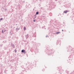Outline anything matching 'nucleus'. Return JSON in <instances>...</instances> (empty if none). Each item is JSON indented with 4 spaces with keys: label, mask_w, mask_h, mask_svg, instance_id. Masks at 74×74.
<instances>
[{
    "label": "nucleus",
    "mask_w": 74,
    "mask_h": 74,
    "mask_svg": "<svg viewBox=\"0 0 74 74\" xmlns=\"http://www.w3.org/2000/svg\"><path fill=\"white\" fill-rule=\"evenodd\" d=\"M19 29H20L19 28H18L17 27L16 28V31H18V30H19Z\"/></svg>",
    "instance_id": "obj_1"
},
{
    "label": "nucleus",
    "mask_w": 74,
    "mask_h": 74,
    "mask_svg": "<svg viewBox=\"0 0 74 74\" xmlns=\"http://www.w3.org/2000/svg\"><path fill=\"white\" fill-rule=\"evenodd\" d=\"M25 50H23L21 51L23 53L25 52Z\"/></svg>",
    "instance_id": "obj_2"
},
{
    "label": "nucleus",
    "mask_w": 74,
    "mask_h": 74,
    "mask_svg": "<svg viewBox=\"0 0 74 74\" xmlns=\"http://www.w3.org/2000/svg\"><path fill=\"white\" fill-rule=\"evenodd\" d=\"M28 37H29V35L27 34L26 36V38H28Z\"/></svg>",
    "instance_id": "obj_3"
},
{
    "label": "nucleus",
    "mask_w": 74,
    "mask_h": 74,
    "mask_svg": "<svg viewBox=\"0 0 74 74\" xmlns=\"http://www.w3.org/2000/svg\"><path fill=\"white\" fill-rule=\"evenodd\" d=\"M67 12H67V10L65 11H64V13H67Z\"/></svg>",
    "instance_id": "obj_4"
},
{
    "label": "nucleus",
    "mask_w": 74,
    "mask_h": 74,
    "mask_svg": "<svg viewBox=\"0 0 74 74\" xmlns=\"http://www.w3.org/2000/svg\"><path fill=\"white\" fill-rule=\"evenodd\" d=\"M59 33H60V32H57L56 33V34H59Z\"/></svg>",
    "instance_id": "obj_5"
},
{
    "label": "nucleus",
    "mask_w": 74,
    "mask_h": 74,
    "mask_svg": "<svg viewBox=\"0 0 74 74\" xmlns=\"http://www.w3.org/2000/svg\"><path fill=\"white\" fill-rule=\"evenodd\" d=\"M12 47L13 48H15V46L14 45H12Z\"/></svg>",
    "instance_id": "obj_6"
},
{
    "label": "nucleus",
    "mask_w": 74,
    "mask_h": 74,
    "mask_svg": "<svg viewBox=\"0 0 74 74\" xmlns=\"http://www.w3.org/2000/svg\"><path fill=\"white\" fill-rule=\"evenodd\" d=\"M24 29L25 30H26V27H24Z\"/></svg>",
    "instance_id": "obj_7"
},
{
    "label": "nucleus",
    "mask_w": 74,
    "mask_h": 74,
    "mask_svg": "<svg viewBox=\"0 0 74 74\" xmlns=\"http://www.w3.org/2000/svg\"><path fill=\"white\" fill-rule=\"evenodd\" d=\"M36 15H38V12H36Z\"/></svg>",
    "instance_id": "obj_8"
},
{
    "label": "nucleus",
    "mask_w": 74,
    "mask_h": 74,
    "mask_svg": "<svg viewBox=\"0 0 74 74\" xmlns=\"http://www.w3.org/2000/svg\"><path fill=\"white\" fill-rule=\"evenodd\" d=\"M3 20V18H1L0 19V22L1 21H2Z\"/></svg>",
    "instance_id": "obj_9"
},
{
    "label": "nucleus",
    "mask_w": 74,
    "mask_h": 74,
    "mask_svg": "<svg viewBox=\"0 0 74 74\" xmlns=\"http://www.w3.org/2000/svg\"><path fill=\"white\" fill-rule=\"evenodd\" d=\"M35 16V17L34 18V19H35V18H36V15Z\"/></svg>",
    "instance_id": "obj_10"
},
{
    "label": "nucleus",
    "mask_w": 74,
    "mask_h": 74,
    "mask_svg": "<svg viewBox=\"0 0 74 74\" xmlns=\"http://www.w3.org/2000/svg\"><path fill=\"white\" fill-rule=\"evenodd\" d=\"M3 30H2V33H3Z\"/></svg>",
    "instance_id": "obj_11"
},
{
    "label": "nucleus",
    "mask_w": 74,
    "mask_h": 74,
    "mask_svg": "<svg viewBox=\"0 0 74 74\" xmlns=\"http://www.w3.org/2000/svg\"><path fill=\"white\" fill-rule=\"evenodd\" d=\"M48 36H46V37H48Z\"/></svg>",
    "instance_id": "obj_12"
},
{
    "label": "nucleus",
    "mask_w": 74,
    "mask_h": 74,
    "mask_svg": "<svg viewBox=\"0 0 74 74\" xmlns=\"http://www.w3.org/2000/svg\"><path fill=\"white\" fill-rule=\"evenodd\" d=\"M34 22H35L36 20H34Z\"/></svg>",
    "instance_id": "obj_13"
},
{
    "label": "nucleus",
    "mask_w": 74,
    "mask_h": 74,
    "mask_svg": "<svg viewBox=\"0 0 74 74\" xmlns=\"http://www.w3.org/2000/svg\"><path fill=\"white\" fill-rule=\"evenodd\" d=\"M4 10H5L6 11V9H5Z\"/></svg>",
    "instance_id": "obj_14"
},
{
    "label": "nucleus",
    "mask_w": 74,
    "mask_h": 74,
    "mask_svg": "<svg viewBox=\"0 0 74 74\" xmlns=\"http://www.w3.org/2000/svg\"><path fill=\"white\" fill-rule=\"evenodd\" d=\"M63 30L62 29V31L63 32Z\"/></svg>",
    "instance_id": "obj_15"
},
{
    "label": "nucleus",
    "mask_w": 74,
    "mask_h": 74,
    "mask_svg": "<svg viewBox=\"0 0 74 74\" xmlns=\"http://www.w3.org/2000/svg\"><path fill=\"white\" fill-rule=\"evenodd\" d=\"M5 32V31H4V32Z\"/></svg>",
    "instance_id": "obj_16"
},
{
    "label": "nucleus",
    "mask_w": 74,
    "mask_h": 74,
    "mask_svg": "<svg viewBox=\"0 0 74 74\" xmlns=\"http://www.w3.org/2000/svg\"><path fill=\"white\" fill-rule=\"evenodd\" d=\"M40 0V1H41V0Z\"/></svg>",
    "instance_id": "obj_17"
}]
</instances>
